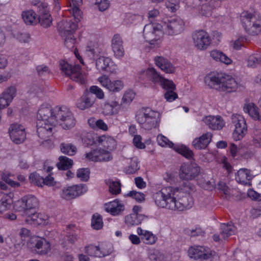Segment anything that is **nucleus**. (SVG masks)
I'll list each match as a JSON object with an SVG mask.
<instances>
[{
	"mask_svg": "<svg viewBox=\"0 0 261 261\" xmlns=\"http://www.w3.org/2000/svg\"><path fill=\"white\" fill-rule=\"evenodd\" d=\"M58 124L65 129L73 127L75 121L71 112L65 106L52 109L49 104H42L37 114L36 127L38 137L47 140L52 135L53 129Z\"/></svg>",
	"mask_w": 261,
	"mask_h": 261,
	"instance_id": "nucleus-1",
	"label": "nucleus"
},
{
	"mask_svg": "<svg viewBox=\"0 0 261 261\" xmlns=\"http://www.w3.org/2000/svg\"><path fill=\"white\" fill-rule=\"evenodd\" d=\"M153 198L157 206L174 211H182L191 208L193 204V198L189 193H186L176 200L171 187L162 188L153 194Z\"/></svg>",
	"mask_w": 261,
	"mask_h": 261,
	"instance_id": "nucleus-2",
	"label": "nucleus"
},
{
	"mask_svg": "<svg viewBox=\"0 0 261 261\" xmlns=\"http://www.w3.org/2000/svg\"><path fill=\"white\" fill-rule=\"evenodd\" d=\"M206 84L219 91L232 92L238 88V83L230 75L224 73H213L205 77Z\"/></svg>",
	"mask_w": 261,
	"mask_h": 261,
	"instance_id": "nucleus-3",
	"label": "nucleus"
},
{
	"mask_svg": "<svg viewBox=\"0 0 261 261\" xmlns=\"http://www.w3.org/2000/svg\"><path fill=\"white\" fill-rule=\"evenodd\" d=\"M160 115L149 108H143L137 112L135 118L141 128L149 130L159 125Z\"/></svg>",
	"mask_w": 261,
	"mask_h": 261,
	"instance_id": "nucleus-4",
	"label": "nucleus"
},
{
	"mask_svg": "<svg viewBox=\"0 0 261 261\" xmlns=\"http://www.w3.org/2000/svg\"><path fill=\"white\" fill-rule=\"evenodd\" d=\"M240 19L244 29L249 34L256 35L261 31V17L257 12H243Z\"/></svg>",
	"mask_w": 261,
	"mask_h": 261,
	"instance_id": "nucleus-5",
	"label": "nucleus"
},
{
	"mask_svg": "<svg viewBox=\"0 0 261 261\" xmlns=\"http://www.w3.org/2000/svg\"><path fill=\"white\" fill-rule=\"evenodd\" d=\"M143 36L151 47H158L161 43L163 30L161 24L149 23L145 25Z\"/></svg>",
	"mask_w": 261,
	"mask_h": 261,
	"instance_id": "nucleus-6",
	"label": "nucleus"
},
{
	"mask_svg": "<svg viewBox=\"0 0 261 261\" xmlns=\"http://www.w3.org/2000/svg\"><path fill=\"white\" fill-rule=\"evenodd\" d=\"M59 31L65 37L64 39L65 45L67 48L71 49L74 47L75 39L73 33L76 30L77 25L71 20H63L58 24Z\"/></svg>",
	"mask_w": 261,
	"mask_h": 261,
	"instance_id": "nucleus-7",
	"label": "nucleus"
},
{
	"mask_svg": "<svg viewBox=\"0 0 261 261\" xmlns=\"http://www.w3.org/2000/svg\"><path fill=\"white\" fill-rule=\"evenodd\" d=\"M60 65L62 72L71 80L80 84L85 83L86 75L82 73L80 65L72 66L65 61H61Z\"/></svg>",
	"mask_w": 261,
	"mask_h": 261,
	"instance_id": "nucleus-8",
	"label": "nucleus"
},
{
	"mask_svg": "<svg viewBox=\"0 0 261 261\" xmlns=\"http://www.w3.org/2000/svg\"><path fill=\"white\" fill-rule=\"evenodd\" d=\"M38 205L37 198L34 195H29L17 201L14 205V208L17 211L23 212L27 215L34 211Z\"/></svg>",
	"mask_w": 261,
	"mask_h": 261,
	"instance_id": "nucleus-9",
	"label": "nucleus"
},
{
	"mask_svg": "<svg viewBox=\"0 0 261 261\" xmlns=\"http://www.w3.org/2000/svg\"><path fill=\"white\" fill-rule=\"evenodd\" d=\"M232 123L234 126L232 137L236 141L241 140L247 132V127L244 117L240 115L232 116Z\"/></svg>",
	"mask_w": 261,
	"mask_h": 261,
	"instance_id": "nucleus-10",
	"label": "nucleus"
},
{
	"mask_svg": "<svg viewBox=\"0 0 261 261\" xmlns=\"http://www.w3.org/2000/svg\"><path fill=\"white\" fill-rule=\"evenodd\" d=\"M184 21L179 18H174L164 22L161 24L163 31L169 35H176L181 33L184 29Z\"/></svg>",
	"mask_w": 261,
	"mask_h": 261,
	"instance_id": "nucleus-11",
	"label": "nucleus"
},
{
	"mask_svg": "<svg viewBox=\"0 0 261 261\" xmlns=\"http://www.w3.org/2000/svg\"><path fill=\"white\" fill-rule=\"evenodd\" d=\"M200 168L195 163H184L179 171V178L182 180H192L197 176Z\"/></svg>",
	"mask_w": 261,
	"mask_h": 261,
	"instance_id": "nucleus-12",
	"label": "nucleus"
},
{
	"mask_svg": "<svg viewBox=\"0 0 261 261\" xmlns=\"http://www.w3.org/2000/svg\"><path fill=\"white\" fill-rule=\"evenodd\" d=\"M192 38L195 46L200 50L206 49L211 43L209 35L203 30L194 32L192 35Z\"/></svg>",
	"mask_w": 261,
	"mask_h": 261,
	"instance_id": "nucleus-13",
	"label": "nucleus"
},
{
	"mask_svg": "<svg viewBox=\"0 0 261 261\" xmlns=\"http://www.w3.org/2000/svg\"><path fill=\"white\" fill-rule=\"evenodd\" d=\"M86 158L93 162H109L113 159V155L110 151L102 148H96L87 153Z\"/></svg>",
	"mask_w": 261,
	"mask_h": 261,
	"instance_id": "nucleus-14",
	"label": "nucleus"
},
{
	"mask_svg": "<svg viewBox=\"0 0 261 261\" xmlns=\"http://www.w3.org/2000/svg\"><path fill=\"white\" fill-rule=\"evenodd\" d=\"M208 248L201 246L191 247L188 250V255L194 259L206 260L212 257L213 253Z\"/></svg>",
	"mask_w": 261,
	"mask_h": 261,
	"instance_id": "nucleus-15",
	"label": "nucleus"
},
{
	"mask_svg": "<svg viewBox=\"0 0 261 261\" xmlns=\"http://www.w3.org/2000/svg\"><path fill=\"white\" fill-rule=\"evenodd\" d=\"M30 245L34 248L38 254L45 255L48 253L51 249L49 242L43 238L33 237L30 240Z\"/></svg>",
	"mask_w": 261,
	"mask_h": 261,
	"instance_id": "nucleus-16",
	"label": "nucleus"
},
{
	"mask_svg": "<svg viewBox=\"0 0 261 261\" xmlns=\"http://www.w3.org/2000/svg\"><path fill=\"white\" fill-rule=\"evenodd\" d=\"M87 191V188L84 185H74L64 188L62 190L61 196L63 198L70 200L80 196Z\"/></svg>",
	"mask_w": 261,
	"mask_h": 261,
	"instance_id": "nucleus-17",
	"label": "nucleus"
},
{
	"mask_svg": "<svg viewBox=\"0 0 261 261\" xmlns=\"http://www.w3.org/2000/svg\"><path fill=\"white\" fill-rule=\"evenodd\" d=\"M96 67L99 71L115 74L117 71L116 65L108 57H100L96 61Z\"/></svg>",
	"mask_w": 261,
	"mask_h": 261,
	"instance_id": "nucleus-18",
	"label": "nucleus"
},
{
	"mask_svg": "<svg viewBox=\"0 0 261 261\" xmlns=\"http://www.w3.org/2000/svg\"><path fill=\"white\" fill-rule=\"evenodd\" d=\"M98 80L102 86L113 92H119L123 89L124 86L122 81L116 80L111 81L108 76L105 75L99 77Z\"/></svg>",
	"mask_w": 261,
	"mask_h": 261,
	"instance_id": "nucleus-19",
	"label": "nucleus"
},
{
	"mask_svg": "<svg viewBox=\"0 0 261 261\" xmlns=\"http://www.w3.org/2000/svg\"><path fill=\"white\" fill-rule=\"evenodd\" d=\"M123 44V41L120 34H115L111 40V47L116 58L121 59L124 55Z\"/></svg>",
	"mask_w": 261,
	"mask_h": 261,
	"instance_id": "nucleus-20",
	"label": "nucleus"
},
{
	"mask_svg": "<svg viewBox=\"0 0 261 261\" xmlns=\"http://www.w3.org/2000/svg\"><path fill=\"white\" fill-rule=\"evenodd\" d=\"M29 180L31 183L39 187H42L43 185L51 186H54L55 184L54 179L50 175H48L45 178H43L36 172L32 173L30 174Z\"/></svg>",
	"mask_w": 261,
	"mask_h": 261,
	"instance_id": "nucleus-21",
	"label": "nucleus"
},
{
	"mask_svg": "<svg viewBox=\"0 0 261 261\" xmlns=\"http://www.w3.org/2000/svg\"><path fill=\"white\" fill-rule=\"evenodd\" d=\"M203 121L204 123L212 129L217 130L222 128L224 125V123L221 117L219 116H206Z\"/></svg>",
	"mask_w": 261,
	"mask_h": 261,
	"instance_id": "nucleus-22",
	"label": "nucleus"
},
{
	"mask_svg": "<svg viewBox=\"0 0 261 261\" xmlns=\"http://www.w3.org/2000/svg\"><path fill=\"white\" fill-rule=\"evenodd\" d=\"M154 61L155 65L165 72L172 73L174 72V67L167 59L163 57H156Z\"/></svg>",
	"mask_w": 261,
	"mask_h": 261,
	"instance_id": "nucleus-23",
	"label": "nucleus"
},
{
	"mask_svg": "<svg viewBox=\"0 0 261 261\" xmlns=\"http://www.w3.org/2000/svg\"><path fill=\"white\" fill-rule=\"evenodd\" d=\"M95 97L88 93L83 95L76 103L77 107L81 110H85L92 107L95 101Z\"/></svg>",
	"mask_w": 261,
	"mask_h": 261,
	"instance_id": "nucleus-24",
	"label": "nucleus"
},
{
	"mask_svg": "<svg viewBox=\"0 0 261 261\" xmlns=\"http://www.w3.org/2000/svg\"><path fill=\"white\" fill-rule=\"evenodd\" d=\"M86 253L91 256L102 257L110 254L109 251L104 250L99 246L90 245L85 247Z\"/></svg>",
	"mask_w": 261,
	"mask_h": 261,
	"instance_id": "nucleus-25",
	"label": "nucleus"
},
{
	"mask_svg": "<svg viewBox=\"0 0 261 261\" xmlns=\"http://www.w3.org/2000/svg\"><path fill=\"white\" fill-rule=\"evenodd\" d=\"M212 137V134L210 133L203 134L199 138H196L193 140V145L196 149H204L211 142Z\"/></svg>",
	"mask_w": 261,
	"mask_h": 261,
	"instance_id": "nucleus-26",
	"label": "nucleus"
},
{
	"mask_svg": "<svg viewBox=\"0 0 261 261\" xmlns=\"http://www.w3.org/2000/svg\"><path fill=\"white\" fill-rule=\"evenodd\" d=\"M124 210V206L118 200L110 202L105 205V210L113 216L120 215Z\"/></svg>",
	"mask_w": 261,
	"mask_h": 261,
	"instance_id": "nucleus-27",
	"label": "nucleus"
},
{
	"mask_svg": "<svg viewBox=\"0 0 261 261\" xmlns=\"http://www.w3.org/2000/svg\"><path fill=\"white\" fill-rule=\"evenodd\" d=\"M252 178L250 170L245 168L240 169L236 175V180L244 185H250V181Z\"/></svg>",
	"mask_w": 261,
	"mask_h": 261,
	"instance_id": "nucleus-28",
	"label": "nucleus"
},
{
	"mask_svg": "<svg viewBox=\"0 0 261 261\" xmlns=\"http://www.w3.org/2000/svg\"><path fill=\"white\" fill-rule=\"evenodd\" d=\"M22 18L27 25H35L38 22L37 15L32 10H29L22 12Z\"/></svg>",
	"mask_w": 261,
	"mask_h": 261,
	"instance_id": "nucleus-29",
	"label": "nucleus"
},
{
	"mask_svg": "<svg viewBox=\"0 0 261 261\" xmlns=\"http://www.w3.org/2000/svg\"><path fill=\"white\" fill-rule=\"evenodd\" d=\"M98 143L101 144L105 148L110 151L115 150L117 146V142L115 140L111 137L102 136L97 139Z\"/></svg>",
	"mask_w": 261,
	"mask_h": 261,
	"instance_id": "nucleus-30",
	"label": "nucleus"
},
{
	"mask_svg": "<svg viewBox=\"0 0 261 261\" xmlns=\"http://www.w3.org/2000/svg\"><path fill=\"white\" fill-rule=\"evenodd\" d=\"M220 229V234L224 239L234 234L237 230L236 227L232 223L221 224Z\"/></svg>",
	"mask_w": 261,
	"mask_h": 261,
	"instance_id": "nucleus-31",
	"label": "nucleus"
},
{
	"mask_svg": "<svg viewBox=\"0 0 261 261\" xmlns=\"http://www.w3.org/2000/svg\"><path fill=\"white\" fill-rule=\"evenodd\" d=\"M148 80L154 84H159L163 77L156 71L154 68H148L143 71Z\"/></svg>",
	"mask_w": 261,
	"mask_h": 261,
	"instance_id": "nucleus-32",
	"label": "nucleus"
},
{
	"mask_svg": "<svg viewBox=\"0 0 261 261\" xmlns=\"http://www.w3.org/2000/svg\"><path fill=\"white\" fill-rule=\"evenodd\" d=\"M218 4L216 0H210L208 3L203 4L201 8V14L207 17L211 15L212 11L218 6Z\"/></svg>",
	"mask_w": 261,
	"mask_h": 261,
	"instance_id": "nucleus-33",
	"label": "nucleus"
},
{
	"mask_svg": "<svg viewBox=\"0 0 261 261\" xmlns=\"http://www.w3.org/2000/svg\"><path fill=\"white\" fill-rule=\"evenodd\" d=\"M210 56L215 61H220L227 65L231 62V60L225 54L217 49L212 50L210 53Z\"/></svg>",
	"mask_w": 261,
	"mask_h": 261,
	"instance_id": "nucleus-34",
	"label": "nucleus"
},
{
	"mask_svg": "<svg viewBox=\"0 0 261 261\" xmlns=\"http://www.w3.org/2000/svg\"><path fill=\"white\" fill-rule=\"evenodd\" d=\"M144 216L141 214L133 213L125 218V222L128 226L140 224L144 219Z\"/></svg>",
	"mask_w": 261,
	"mask_h": 261,
	"instance_id": "nucleus-35",
	"label": "nucleus"
},
{
	"mask_svg": "<svg viewBox=\"0 0 261 261\" xmlns=\"http://www.w3.org/2000/svg\"><path fill=\"white\" fill-rule=\"evenodd\" d=\"M27 215L28 217L25 220L27 222L31 220L37 224H41L43 222H45L48 219L47 216L43 214L36 213L35 211Z\"/></svg>",
	"mask_w": 261,
	"mask_h": 261,
	"instance_id": "nucleus-36",
	"label": "nucleus"
},
{
	"mask_svg": "<svg viewBox=\"0 0 261 261\" xmlns=\"http://www.w3.org/2000/svg\"><path fill=\"white\" fill-rule=\"evenodd\" d=\"M61 151L65 154L72 156L77 152V148L75 145L70 143H62L60 145Z\"/></svg>",
	"mask_w": 261,
	"mask_h": 261,
	"instance_id": "nucleus-37",
	"label": "nucleus"
},
{
	"mask_svg": "<svg viewBox=\"0 0 261 261\" xmlns=\"http://www.w3.org/2000/svg\"><path fill=\"white\" fill-rule=\"evenodd\" d=\"M106 184L109 187V191L111 193L117 195L121 192V183L119 181H114L111 179L105 180Z\"/></svg>",
	"mask_w": 261,
	"mask_h": 261,
	"instance_id": "nucleus-38",
	"label": "nucleus"
},
{
	"mask_svg": "<svg viewBox=\"0 0 261 261\" xmlns=\"http://www.w3.org/2000/svg\"><path fill=\"white\" fill-rule=\"evenodd\" d=\"M244 111L255 120H261V116L258 112V109L253 104H249L244 107Z\"/></svg>",
	"mask_w": 261,
	"mask_h": 261,
	"instance_id": "nucleus-39",
	"label": "nucleus"
},
{
	"mask_svg": "<svg viewBox=\"0 0 261 261\" xmlns=\"http://www.w3.org/2000/svg\"><path fill=\"white\" fill-rule=\"evenodd\" d=\"M59 160V162L57 163L56 166L59 170H68L73 165V161L65 156H60Z\"/></svg>",
	"mask_w": 261,
	"mask_h": 261,
	"instance_id": "nucleus-40",
	"label": "nucleus"
},
{
	"mask_svg": "<svg viewBox=\"0 0 261 261\" xmlns=\"http://www.w3.org/2000/svg\"><path fill=\"white\" fill-rule=\"evenodd\" d=\"M174 149L175 151L189 160L193 159L194 154L193 151L185 145H176L174 147Z\"/></svg>",
	"mask_w": 261,
	"mask_h": 261,
	"instance_id": "nucleus-41",
	"label": "nucleus"
},
{
	"mask_svg": "<svg viewBox=\"0 0 261 261\" xmlns=\"http://www.w3.org/2000/svg\"><path fill=\"white\" fill-rule=\"evenodd\" d=\"M26 137L25 131L19 130L16 133V132H12L11 135V139L16 144H19L22 143Z\"/></svg>",
	"mask_w": 261,
	"mask_h": 261,
	"instance_id": "nucleus-42",
	"label": "nucleus"
},
{
	"mask_svg": "<svg viewBox=\"0 0 261 261\" xmlns=\"http://www.w3.org/2000/svg\"><path fill=\"white\" fill-rule=\"evenodd\" d=\"M37 18L38 19V22H39L43 28H48L50 27L52 23V18L49 13L44 14L43 15L37 16Z\"/></svg>",
	"mask_w": 261,
	"mask_h": 261,
	"instance_id": "nucleus-43",
	"label": "nucleus"
},
{
	"mask_svg": "<svg viewBox=\"0 0 261 261\" xmlns=\"http://www.w3.org/2000/svg\"><path fill=\"white\" fill-rule=\"evenodd\" d=\"M139 162L137 158L134 157L130 159V164L126 169L127 174H133L139 169Z\"/></svg>",
	"mask_w": 261,
	"mask_h": 261,
	"instance_id": "nucleus-44",
	"label": "nucleus"
},
{
	"mask_svg": "<svg viewBox=\"0 0 261 261\" xmlns=\"http://www.w3.org/2000/svg\"><path fill=\"white\" fill-rule=\"evenodd\" d=\"M90 171L89 168H81L77 170L76 176L82 181H87L90 177Z\"/></svg>",
	"mask_w": 261,
	"mask_h": 261,
	"instance_id": "nucleus-45",
	"label": "nucleus"
},
{
	"mask_svg": "<svg viewBox=\"0 0 261 261\" xmlns=\"http://www.w3.org/2000/svg\"><path fill=\"white\" fill-rule=\"evenodd\" d=\"M261 63V59L257 54L252 55L250 56L247 60L248 66L254 68L260 65Z\"/></svg>",
	"mask_w": 261,
	"mask_h": 261,
	"instance_id": "nucleus-46",
	"label": "nucleus"
},
{
	"mask_svg": "<svg viewBox=\"0 0 261 261\" xmlns=\"http://www.w3.org/2000/svg\"><path fill=\"white\" fill-rule=\"evenodd\" d=\"M158 144L162 147H169L172 148L174 144L170 141L167 138L161 134L159 135L156 138Z\"/></svg>",
	"mask_w": 261,
	"mask_h": 261,
	"instance_id": "nucleus-47",
	"label": "nucleus"
},
{
	"mask_svg": "<svg viewBox=\"0 0 261 261\" xmlns=\"http://www.w3.org/2000/svg\"><path fill=\"white\" fill-rule=\"evenodd\" d=\"M135 95V94L132 91H126L122 98L120 105L122 106L123 105H129L134 98Z\"/></svg>",
	"mask_w": 261,
	"mask_h": 261,
	"instance_id": "nucleus-48",
	"label": "nucleus"
},
{
	"mask_svg": "<svg viewBox=\"0 0 261 261\" xmlns=\"http://www.w3.org/2000/svg\"><path fill=\"white\" fill-rule=\"evenodd\" d=\"M73 7L72 9V12L74 20L72 19H69V20H71L77 25V22H79L82 18L81 11L78 7L80 5H75L73 3Z\"/></svg>",
	"mask_w": 261,
	"mask_h": 261,
	"instance_id": "nucleus-49",
	"label": "nucleus"
},
{
	"mask_svg": "<svg viewBox=\"0 0 261 261\" xmlns=\"http://www.w3.org/2000/svg\"><path fill=\"white\" fill-rule=\"evenodd\" d=\"M91 224L94 229H100L103 225L102 217L99 215H93Z\"/></svg>",
	"mask_w": 261,
	"mask_h": 261,
	"instance_id": "nucleus-50",
	"label": "nucleus"
},
{
	"mask_svg": "<svg viewBox=\"0 0 261 261\" xmlns=\"http://www.w3.org/2000/svg\"><path fill=\"white\" fill-rule=\"evenodd\" d=\"M148 257L150 261H162L164 255L159 250H153L150 251Z\"/></svg>",
	"mask_w": 261,
	"mask_h": 261,
	"instance_id": "nucleus-51",
	"label": "nucleus"
},
{
	"mask_svg": "<svg viewBox=\"0 0 261 261\" xmlns=\"http://www.w3.org/2000/svg\"><path fill=\"white\" fill-rule=\"evenodd\" d=\"M16 93V89L15 87L11 86L2 94L3 96L7 98L8 101H12L15 96Z\"/></svg>",
	"mask_w": 261,
	"mask_h": 261,
	"instance_id": "nucleus-52",
	"label": "nucleus"
},
{
	"mask_svg": "<svg viewBox=\"0 0 261 261\" xmlns=\"http://www.w3.org/2000/svg\"><path fill=\"white\" fill-rule=\"evenodd\" d=\"M34 5L37 6V12L39 15H43L49 13L47 4L46 3L38 2L34 3Z\"/></svg>",
	"mask_w": 261,
	"mask_h": 261,
	"instance_id": "nucleus-53",
	"label": "nucleus"
},
{
	"mask_svg": "<svg viewBox=\"0 0 261 261\" xmlns=\"http://www.w3.org/2000/svg\"><path fill=\"white\" fill-rule=\"evenodd\" d=\"M162 86L163 88L166 90L167 91L175 90V85L173 83L172 81L162 78L161 81L159 84Z\"/></svg>",
	"mask_w": 261,
	"mask_h": 261,
	"instance_id": "nucleus-54",
	"label": "nucleus"
},
{
	"mask_svg": "<svg viewBox=\"0 0 261 261\" xmlns=\"http://www.w3.org/2000/svg\"><path fill=\"white\" fill-rule=\"evenodd\" d=\"M126 195L135 199L137 201L139 202H141L145 200V195L143 193L136 191H131L128 193Z\"/></svg>",
	"mask_w": 261,
	"mask_h": 261,
	"instance_id": "nucleus-55",
	"label": "nucleus"
},
{
	"mask_svg": "<svg viewBox=\"0 0 261 261\" xmlns=\"http://www.w3.org/2000/svg\"><path fill=\"white\" fill-rule=\"evenodd\" d=\"M141 239L146 244H153L155 242L156 238L151 232L147 231L144 237H141Z\"/></svg>",
	"mask_w": 261,
	"mask_h": 261,
	"instance_id": "nucleus-56",
	"label": "nucleus"
},
{
	"mask_svg": "<svg viewBox=\"0 0 261 261\" xmlns=\"http://www.w3.org/2000/svg\"><path fill=\"white\" fill-rule=\"evenodd\" d=\"M88 123L90 125H95V126L99 129L103 130H107L108 129L107 125L101 119H99L95 121L94 119H89Z\"/></svg>",
	"mask_w": 261,
	"mask_h": 261,
	"instance_id": "nucleus-57",
	"label": "nucleus"
},
{
	"mask_svg": "<svg viewBox=\"0 0 261 261\" xmlns=\"http://www.w3.org/2000/svg\"><path fill=\"white\" fill-rule=\"evenodd\" d=\"M14 176L11 174H4L2 175V178L7 184L11 186L12 187H18L20 186V184L18 182L15 181L11 177Z\"/></svg>",
	"mask_w": 261,
	"mask_h": 261,
	"instance_id": "nucleus-58",
	"label": "nucleus"
},
{
	"mask_svg": "<svg viewBox=\"0 0 261 261\" xmlns=\"http://www.w3.org/2000/svg\"><path fill=\"white\" fill-rule=\"evenodd\" d=\"M77 230H68L67 234L68 241L71 244H74L78 240L79 237L77 234Z\"/></svg>",
	"mask_w": 261,
	"mask_h": 261,
	"instance_id": "nucleus-59",
	"label": "nucleus"
},
{
	"mask_svg": "<svg viewBox=\"0 0 261 261\" xmlns=\"http://www.w3.org/2000/svg\"><path fill=\"white\" fill-rule=\"evenodd\" d=\"M89 94H95L99 99H102L104 97V93L102 90L96 86H92L90 88Z\"/></svg>",
	"mask_w": 261,
	"mask_h": 261,
	"instance_id": "nucleus-60",
	"label": "nucleus"
},
{
	"mask_svg": "<svg viewBox=\"0 0 261 261\" xmlns=\"http://www.w3.org/2000/svg\"><path fill=\"white\" fill-rule=\"evenodd\" d=\"M36 71L39 76H45L50 73L49 68L45 65H38L36 67Z\"/></svg>",
	"mask_w": 261,
	"mask_h": 261,
	"instance_id": "nucleus-61",
	"label": "nucleus"
},
{
	"mask_svg": "<svg viewBox=\"0 0 261 261\" xmlns=\"http://www.w3.org/2000/svg\"><path fill=\"white\" fill-rule=\"evenodd\" d=\"M180 185L181 190H183L186 193H189L190 191L194 190V186L189 181V180H185Z\"/></svg>",
	"mask_w": 261,
	"mask_h": 261,
	"instance_id": "nucleus-62",
	"label": "nucleus"
},
{
	"mask_svg": "<svg viewBox=\"0 0 261 261\" xmlns=\"http://www.w3.org/2000/svg\"><path fill=\"white\" fill-rule=\"evenodd\" d=\"M95 5L99 11H104L109 8L110 4L108 0H96Z\"/></svg>",
	"mask_w": 261,
	"mask_h": 261,
	"instance_id": "nucleus-63",
	"label": "nucleus"
},
{
	"mask_svg": "<svg viewBox=\"0 0 261 261\" xmlns=\"http://www.w3.org/2000/svg\"><path fill=\"white\" fill-rule=\"evenodd\" d=\"M133 143L138 148L143 149L145 147V144L142 142V137L140 135H135L133 139Z\"/></svg>",
	"mask_w": 261,
	"mask_h": 261,
	"instance_id": "nucleus-64",
	"label": "nucleus"
}]
</instances>
